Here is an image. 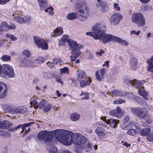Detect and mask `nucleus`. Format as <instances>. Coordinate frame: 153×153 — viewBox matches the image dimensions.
Instances as JSON below:
<instances>
[{
  "label": "nucleus",
  "instance_id": "f257e3e1",
  "mask_svg": "<svg viewBox=\"0 0 153 153\" xmlns=\"http://www.w3.org/2000/svg\"><path fill=\"white\" fill-rule=\"evenodd\" d=\"M57 140L62 144L69 146L72 143V132L63 129H57L53 131Z\"/></svg>",
  "mask_w": 153,
  "mask_h": 153
},
{
  "label": "nucleus",
  "instance_id": "f03ea898",
  "mask_svg": "<svg viewBox=\"0 0 153 153\" xmlns=\"http://www.w3.org/2000/svg\"><path fill=\"white\" fill-rule=\"evenodd\" d=\"M106 30V26L104 24L101 22H98L93 27V32H87L86 34L91 36L95 39H98L101 36L105 33Z\"/></svg>",
  "mask_w": 153,
  "mask_h": 153
},
{
  "label": "nucleus",
  "instance_id": "7ed1b4c3",
  "mask_svg": "<svg viewBox=\"0 0 153 153\" xmlns=\"http://www.w3.org/2000/svg\"><path fill=\"white\" fill-rule=\"evenodd\" d=\"M53 135L52 132L44 131H40L37 134V138L38 140H43L47 144L51 143Z\"/></svg>",
  "mask_w": 153,
  "mask_h": 153
},
{
  "label": "nucleus",
  "instance_id": "20e7f679",
  "mask_svg": "<svg viewBox=\"0 0 153 153\" xmlns=\"http://www.w3.org/2000/svg\"><path fill=\"white\" fill-rule=\"evenodd\" d=\"M0 76L3 77H5L7 76L11 78L14 77L15 74L12 66L8 64L2 65Z\"/></svg>",
  "mask_w": 153,
  "mask_h": 153
},
{
  "label": "nucleus",
  "instance_id": "39448f33",
  "mask_svg": "<svg viewBox=\"0 0 153 153\" xmlns=\"http://www.w3.org/2000/svg\"><path fill=\"white\" fill-rule=\"evenodd\" d=\"M72 135V143L76 145H84L87 142V139L81 134H75Z\"/></svg>",
  "mask_w": 153,
  "mask_h": 153
},
{
  "label": "nucleus",
  "instance_id": "423d86ee",
  "mask_svg": "<svg viewBox=\"0 0 153 153\" xmlns=\"http://www.w3.org/2000/svg\"><path fill=\"white\" fill-rule=\"evenodd\" d=\"M145 82V80L140 81L134 79V86H135L136 88L139 89L138 90L139 94L146 98L147 95V92L144 90V87L142 86V85L144 84Z\"/></svg>",
  "mask_w": 153,
  "mask_h": 153
},
{
  "label": "nucleus",
  "instance_id": "0eeeda50",
  "mask_svg": "<svg viewBox=\"0 0 153 153\" xmlns=\"http://www.w3.org/2000/svg\"><path fill=\"white\" fill-rule=\"evenodd\" d=\"M123 18L122 15L118 13H116L113 14L111 16L109 22L111 25H117L120 22Z\"/></svg>",
  "mask_w": 153,
  "mask_h": 153
},
{
  "label": "nucleus",
  "instance_id": "6e6552de",
  "mask_svg": "<svg viewBox=\"0 0 153 153\" xmlns=\"http://www.w3.org/2000/svg\"><path fill=\"white\" fill-rule=\"evenodd\" d=\"M33 38L34 42L38 48L44 50L48 49L47 43L44 40L37 36H35Z\"/></svg>",
  "mask_w": 153,
  "mask_h": 153
},
{
  "label": "nucleus",
  "instance_id": "1a4fd4ad",
  "mask_svg": "<svg viewBox=\"0 0 153 153\" xmlns=\"http://www.w3.org/2000/svg\"><path fill=\"white\" fill-rule=\"evenodd\" d=\"M115 36L105 33L101 36L98 39L102 43L105 44L111 41H114Z\"/></svg>",
  "mask_w": 153,
  "mask_h": 153
},
{
  "label": "nucleus",
  "instance_id": "9d476101",
  "mask_svg": "<svg viewBox=\"0 0 153 153\" xmlns=\"http://www.w3.org/2000/svg\"><path fill=\"white\" fill-rule=\"evenodd\" d=\"M134 22L139 26H142L145 25V19L142 14L137 13L134 16Z\"/></svg>",
  "mask_w": 153,
  "mask_h": 153
},
{
  "label": "nucleus",
  "instance_id": "9b49d317",
  "mask_svg": "<svg viewBox=\"0 0 153 153\" xmlns=\"http://www.w3.org/2000/svg\"><path fill=\"white\" fill-rule=\"evenodd\" d=\"M89 10L85 5H82L79 11L77 12V14L82 17L86 18L89 14Z\"/></svg>",
  "mask_w": 153,
  "mask_h": 153
},
{
  "label": "nucleus",
  "instance_id": "f8f14e48",
  "mask_svg": "<svg viewBox=\"0 0 153 153\" xmlns=\"http://www.w3.org/2000/svg\"><path fill=\"white\" fill-rule=\"evenodd\" d=\"M7 89L6 85L0 82V98H3L6 97L7 94Z\"/></svg>",
  "mask_w": 153,
  "mask_h": 153
},
{
  "label": "nucleus",
  "instance_id": "ddd939ff",
  "mask_svg": "<svg viewBox=\"0 0 153 153\" xmlns=\"http://www.w3.org/2000/svg\"><path fill=\"white\" fill-rule=\"evenodd\" d=\"M95 132L97 135L98 137L100 139L104 138L106 134L105 129L100 127H98L96 129Z\"/></svg>",
  "mask_w": 153,
  "mask_h": 153
},
{
  "label": "nucleus",
  "instance_id": "4468645a",
  "mask_svg": "<svg viewBox=\"0 0 153 153\" xmlns=\"http://www.w3.org/2000/svg\"><path fill=\"white\" fill-rule=\"evenodd\" d=\"M109 114L113 116H115L118 118H120L123 115V113L119 107H117L116 109H114L109 112Z\"/></svg>",
  "mask_w": 153,
  "mask_h": 153
},
{
  "label": "nucleus",
  "instance_id": "2eb2a0df",
  "mask_svg": "<svg viewBox=\"0 0 153 153\" xmlns=\"http://www.w3.org/2000/svg\"><path fill=\"white\" fill-rule=\"evenodd\" d=\"M68 44L70 49L72 50L81 49L83 47V45L77 44L76 42L72 39L69 41Z\"/></svg>",
  "mask_w": 153,
  "mask_h": 153
},
{
  "label": "nucleus",
  "instance_id": "dca6fc26",
  "mask_svg": "<svg viewBox=\"0 0 153 153\" xmlns=\"http://www.w3.org/2000/svg\"><path fill=\"white\" fill-rule=\"evenodd\" d=\"M12 126L13 124L7 120H3L0 122V128L2 129H9V130Z\"/></svg>",
  "mask_w": 153,
  "mask_h": 153
},
{
  "label": "nucleus",
  "instance_id": "f3484780",
  "mask_svg": "<svg viewBox=\"0 0 153 153\" xmlns=\"http://www.w3.org/2000/svg\"><path fill=\"white\" fill-rule=\"evenodd\" d=\"M79 49H75L72 50L71 51V55L70 56L71 61L73 62L75 60L76 58L79 56L81 53Z\"/></svg>",
  "mask_w": 153,
  "mask_h": 153
},
{
  "label": "nucleus",
  "instance_id": "a211bd4d",
  "mask_svg": "<svg viewBox=\"0 0 153 153\" xmlns=\"http://www.w3.org/2000/svg\"><path fill=\"white\" fill-rule=\"evenodd\" d=\"M97 7L101 6L102 9L101 10L104 13L107 11L108 10V7L107 6V3L105 2H102L101 0H97Z\"/></svg>",
  "mask_w": 153,
  "mask_h": 153
},
{
  "label": "nucleus",
  "instance_id": "6ab92c4d",
  "mask_svg": "<svg viewBox=\"0 0 153 153\" xmlns=\"http://www.w3.org/2000/svg\"><path fill=\"white\" fill-rule=\"evenodd\" d=\"M34 123H35L34 122H32L24 124H20L18 125L16 127L12 128L11 129H10L9 131H14L20 128H25L26 127L29 126Z\"/></svg>",
  "mask_w": 153,
  "mask_h": 153
},
{
  "label": "nucleus",
  "instance_id": "aec40b11",
  "mask_svg": "<svg viewBox=\"0 0 153 153\" xmlns=\"http://www.w3.org/2000/svg\"><path fill=\"white\" fill-rule=\"evenodd\" d=\"M34 63L33 61L30 59H28L27 58H25L24 59H22L20 65H23L24 66L27 67H32V63Z\"/></svg>",
  "mask_w": 153,
  "mask_h": 153
},
{
  "label": "nucleus",
  "instance_id": "412c9836",
  "mask_svg": "<svg viewBox=\"0 0 153 153\" xmlns=\"http://www.w3.org/2000/svg\"><path fill=\"white\" fill-rule=\"evenodd\" d=\"M120 123L119 120H116L114 119L111 118L108 119L106 122L108 124H109L113 128H115L117 125Z\"/></svg>",
  "mask_w": 153,
  "mask_h": 153
},
{
  "label": "nucleus",
  "instance_id": "4be33fe9",
  "mask_svg": "<svg viewBox=\"0 0 153 153\" xmlns=\"http://www.w3.org/2000/svg\"><path fill=\"white\" fill-rule=\"evenodd\" d=\"M134 111V114L140 118L143 119L146 115V113L145 112H143L142 109L138 108H135Z\"/></svg>",
  "mask_w": 153,
  "mask_h": 153
},
{
  "label": "nucleus",
  "instance_id": "5701e85b",
  "mask_svg": "<svg viewBox=\"0 0 153 153\" xmlns=\"http://www.w3.org/2000/svg\"><path fill=\"white\" fill-rule=\"evenodd\" d=\"M39 6L40 7V10H43L47 7L48 5L46 0H37Z\"/></svg>",
  "mask_w": 153,
  "mask_h": 153
},
{
  "label": "nucleus",
  "instance_id": "b1692460",
  "mask_svg": "<svg viewBox=\"0 0 153 153\" xmlns=\"http://www.w3.org/2000/svg\"><path fill=\"white\" fill-rule=\"evenodd\" d=\"M26 108L23 107H19L14 108V114H23L27 111Z\"/></svg>",
  "mask_w": 153,
  "mask_h": 153
},
{
  "label": "nucleus",
  "instance_id": "393cba45",
  "mask_svg": "<svg viewBox=\"0 0 153 153\" xmlns=\"http://www.w3.org/2000/svg\"><path fill=\"white\" fill-rule=\"evenodd\" d=\"M77 80L81 81L85 79L86 76L85 72L83 71H77Z\"/></svg>",
  "mask_w": 153,
  "mask_h": 153
},
{
  "label": "nucleus",
  "instance_id": "a878e982",
  "mask_svg": "<svg viewBox=\"0 0 153 153\" xmlns=\"http://www.w3.org/2000/svg\"><path fill=\"white\" fill-rule=\"evenodd\" d=\"M50 144V143H49ZM47 149L50 153H57L58 150L57 148L53 145H48L47 144Z\"/></svg>",
  "mask_w": 153,
  "mask_h": 153
},
{
  "label": "nucleus",
  "instance_id": "bb28decb",
  "mask_svg": "<svg viewBox=\"0 0 153 153\" xmlns=\"http://www.w3.org/2000/svg\"><path fill=\"white\" fill-rule=\"evenodd\" d=\"M151 131V129L149 128H144L141 130L140 132V135L142 136H146L149 135Z\"/></svg>",
  "mask_w": 153,
  "mask_h": 153
},
{
  "label": "nucleus",
  "instance_id": "cd10ccee",
  "mask_svg": "<svg viewBox=\"0 0 153 153\" xmlns=\"http://www.w3.org/2000/svg\"><path fill=\"white\" fill-rule=\"evenodd\" d=\"M91 82V79L88 77H87L84 80H83L80 82V86L82 88L85 87L87 85H89Z\"/></svg>",
  "mask_w": 153,
  "mask_h": 153
},
{
  "label": "nucleus",
  "instance_id": "c85d7f7f",
  "mask_svg": "<svg viewBox=\"0 0 153 153\" xmlns=\"http://www.w3.org/2000/svg\"><path fill=\"white\" fill-rule=\"evenodd\" d=\"M71 40V39H69V36H68L64 35L59 41V45H63L64 44L65 42H66L68 43L69 41Z\"/></svg>",
  "mask_w": 153,
  "mask_h": 153
},
{
  "label": "nucleus",
  "instance_id": "c756f323",
  "mask_svg": "<svg viewBox=\"0 0 153 153\" xmlns=\"http://www.w3.org/2000/svg\"><path fill=\"white\" fill-rule=\"evenodd\" d=\"M8 31V24L5 21L1 22L0 25V31L5 32Z\"/></svg>",
  "mask_w": 153,
  "mask_h": 153
},
{
  "label": "nucleus",
  "instance_id": "7c9ffc66",
  "mask_svg": "<svg viewBox=\"0 0 153 153\" xmlns=\"http://www.w3.org/2000/svg\"><path fill=\"white\" fill-rule=\"evenodd\" d=\"M112 93L115 96H124L126 95V93L124 91H118L117 90H114L112 91Z\"/></svg>",
  "mask_w": 153,
  "mask_h": 153
},
{
  "label": "nucleus",
  "instance_id": "2f4dec72",
  "mask_svg": "<svg viewBox=\"0 0 153 153\" xmlns=\"http://www.w3.org/2000/svg\"><path fill=\"white\" fill-rule=\"evenodd\" d=\"M147 63L149 65L148 70L152 72H153V56L149 59L147 60Z\"/></svg>",
  "mask_w": 153,
  "mask_h": 153
},
{
  "label": "nucleus",
  "instance_id": "473e14b6",
  "mask_svg": "<svg viewBox=\"0 0 153 153\" xmlns=\"http://www.w3.org/2000/svg\"><path fill=\"white\" fill-rule=\"evenodd\" d=\"M63 29L60 27L56 28L53 31V34L52 35L54 36H57L62 34L63 33Z\"/></svg>",
  "mask_w": 153,
  "mask_h": 153
},
{
  "label": "nucleus",
  "instance_id": "72a5a7b5",
  "mask_svg": "<svg viewBox=\"0 0 153 153\" xmlns=\"http://www.w3.org/2000/svg\"><path fill=\"white\" fill-rule=\"evenodd\" d=\"M114 42H118L126 46L128 45V43L126 41L123 40L120 38H119L117 36L115 37Z\"/></svg>",
  "mask_w": 153,
  "mask_h": 153
},
{
  "label": "nucleus",
  "instance_id": "f704fd0d",
  "mask_svg": "<svg viewBox=\"0 0 153 153\" xmlns=\"http://www.w3.org/2000/svg\"><path fill=\"white\" fill-rule=\"evenodd\" d=\"M22 16H21V14H19L18 15L17 14H16V16H15V17H13L15 21L18 23L20 24H22L24 22L23 20V18Z\"/></svg>",
  "mask_w": 153,
  "mask_h": 153
},
{
  "label": "nucleus",
  "instance_id": "c9c22d12",
  "mask_svg": "<svg viewBox=\"0 0 153 153\" xmlns=\"http://www.w3.org/2000/svg\"><path fill=\"white\" fill-rule=\"evenodd\" d=\"M80 116L79 114L77 113H74L72 114L70 116L71 120L73 121H76L79 119Z\"/></svg>",
  "mask_w": 153,
  "mask_h": 153
},
{
  "label": "nucleus",
  "instance_id": "e433bc0d",
  "mask_svg": "<svg viewBox=\"0 0 153 153\" xmlns=\"http://www.w3.org/2000/svg\"><path fill=\"white\" fill-rule=\"evenodd\" d=\"M134 126V123H131L130 124H129L128 126L126 125L125 123H123L121 125V128L123 130H126L128 129V127L132 128Z\"/></svg>",
  "mask_w": 153,
  "mask_h": 153
},
{
  "label": "nucleus",
  "instance_id": "4c0bfd02",
  "mask_svg": "<svg viewBox=\"0 0 153 153\" xmlns=\"http://www.w3.org/2000/svg\"><path fill=\"white\" fill-rule=\"evenodd\" d=\"M4 111L5 112L10 113L11 114H14V108L9 106H7L4 108Z\"/></svg>",
  "mask_w": 153,
  "mask_h": 153
},
{
  "label": "nucleus",
  "instance_id": "58836bf2",
  "mask_svg": "<svg viewBox=\"0 0 153 153\" xmlns=\"http://www.w3.org/2000/svg\"><path fill=\"white\" fill-rule=\"evenodd\" d=\"M77 16V14L74 13H69L67 16V18L69 20H72L75 19Z\"/></svg>",
  "mask_w": 153,
  "mask_h": 153
},
{
  "label": "nucleus",
  "instance_id": "ea45409f",
  "mask_svg": "<svg viewBox=\"0 0 153 153\" xmlns=\"http://www.w3.org/2000/svg\"><path fill=\"white\" fill-rule=\"evenodd\" d=\"M51 108V104H45L43 108V110L45 112L49 111Z\"/></svg>",
  "mask_w": 153,
  "mask_h": 153
},
{
  "label": "nucleus",
  "instance_id": "a19ab883",
  "mask_svg": "<svg viewBox=\"0 0 153 153\" xmlns=\"http://www.w3.org/2000/svg\"><path fill=\"white\" fill-rule=\"evenodd\" d=\"M84 149V147L82 146H78L75 148L74 150L76 153H82Z\"/></svg>",
  "mask_w": 153,
  "mask_h": 153
},
{
  "label": "nucleus",
  "instance_id": "79ce46f5",
  "mask_svg": "<svg viewBox=\"0 0 153 153\" xmlns=\"http://www.w3.org/2000/svg\"><path fill=\"white\" fill-rule=\"evenodd\" d=\"M147 140L149 142H153V131L150 133L146 137Z\"/></svg>",
  "mask_w": 153,
  "mask_h": 153
},
{
  "label": "nucleus",
  "instance_id": "37998d69",
  "mask_svg": "<svg viewBox=\"0 0 153 153\" xmlns=\"http://www.w3.org/2000/svg\"><path fill=\"white\" fill-rule=\"evenodd\" d=\"M96 78L97 80L100 81L103 79L104 77L100 75L99 71L97 70L96 73Z\"/></svg>",
  "mask_w": 153,
  "mask_h": 153
},
{
  "label": "nucleus",
  "instance_id": "c03bdc74",
  "mask_svg": "<svg viewBox=\"0 0 153 153\" xmlns=\"http://www.w3.org/2000/svg\"><path fill=\"white\" fill-rule=\"evenodd\" d=\"M6 37L10 39L12 41H15L17 39V38L12 34H7L6 35Z\"/></svg>",
  "mask_w": 153,
  "mask_h": 153
},
{
  "label": "nucleus",
  "instance_id": "a18cd8bd",
  "mask_svg": "<svg viewBox=\"0 0 153 153\" xmlns=\"http://www.w3.org/2000/svg\"><path fill=\"white\" fill-rule=\"evenodd\" d=\"M89 94L88 92H82L81 94L80 95V96L83 95L85 97L82 98V100L84 99H88L89 98Z\"/></svg>",
  "mask_w": 153,
  "mask_h": 153
},
{
  "label": "nucleus",
  "instance_id": "49530a36",
  "mask_svg": "<svg viewBox=\"0 0 153 153\" xmlns=\"http://www.w3.org/2000/svg\"><path fill=\"white\" fill-rule=\"evenodd\" d=\"M22 54L25 56L27 58H29L31 56V53L30 51L27 50H24L22 52Z\"/></svg>",
  "mask_w": 153,
  "mask_h": 153
},
{
  "label": "nucleus",
  "instance_id": "de8ad7c7",
  "mask_svg": "<svg viewBox=\"0 0 153 153\" xmlns=\"http://www.w3.org/2000/svg\"><path fill=\"white\" fill-rule=\"evenodd\" d=\"M1 59L3 61H8L10 60V56L9 55H5L2 56Z\"/></svg>",
  "mask_w": 153,
  "mask_h": 153
},
{
  "label": "nucleus",
  "instance_id": "09e8293b",
  "mask_svg": "<svg viewBox=\"0 0 153 153\" xmlns=\"http://www.w3.org/2000/svg\"><path fill=\"white\" fill-rule=\"evenodd\" d=\"M125 82L128 85L133 86L134 82L133 80H131L129 79H127L125 80Z\"/></svg>",
  "mask_w": 153,
  "mask_h": 153
},
{
  "label": "nucleus",
  "instance_id": "8fccbe9b",
  "mask_svg": "<svg viewBox=\"0 0 153 153\" xmlns=\"http://www.w3.org/2000/svg\"><path fill=\"white\" fill-rule=\"evenodd\" d=\"M46 101L45 100H43L41 101L40 102L38 105V108H43L45 105L46 104Z\"/></svg>",
  "mask_w": 153,
  "mask_h": 153
},
{
  "label": "nucleus",
  "instance_id": "3c124183",
  "mask_svg": "<svg viewBox=\"0 0 153 153\" xmlns=\"http://www.w3.org/2000/svg\"><path fill=\"white\" fill-rule=\"evenodd\" d=\"M16 28V25L13 23L8 24V31L9 30H13Z\"/></svg>",
  "mask_w": 153,
  "mask_h": 153
},
{
  "label": "nucleus",
  "instance_id": "603ef678",
  "mask_svg": "<svg viewBox=\"0 0 153 153\" xmlns=\"http://www.w3.org/2000/svg\"><path fill=\"white\" fill-rule=\"evenodd\" d=\"M60 72L62 73H66L67 74L68 73V69L67 67H64L63 68H61L60 69Z\"/></svg>",
  "mask_w": 153,
  "mask_h": 153
},
{
  "label": "nucleus",
  "instance_id": "864d4df0",
  "mask_svg": "<svg viewBox=\"0 0 153 153\" xmlns=\"http://www.w3.org/2000/svg\"><path fill=\"white\" fill-rule=\"evenodd\" d=\"M44 62V59L42 57H39L38 59L35 60L34 62H37L38 63H42Z\"/></svg>",
  "mask_w": 153,
  "mask_h": 153
},
{
  "label": "nucleus",
  "instance_id": "5fc2aeb1",
  "mask_svg": "<svg viewBox=\"0 0 153 153\" xmlns=\"http://www.w3.org/2000/svg\"><path fill=\"white\" fill-rule=\"evenodd\" d=\"M125 102V101L123 99H120L114 101L113 103L115 104H121Z\"/></svg>",
  "mask_w": 153,
  "mask_h": 153
},
{
  "label": "nucleus",
  "instance_id": "6e6d98bb",
  "mask_svg": "<svg viewBox=\"0 0 153 153\" xmlns=\"http://www.w3.org/2000/svg\"><path fill=\"white\" fill-rule=\"evenodd\" d=\"M114 8L115 10L117 11H119L120 10L119 5L116 3H114Z\"/></svg>",
  "mask_w": 153,
  "mask_h": 153
},
{
  "label": "nucleus",
  "instance_id": "4d7b16f0",
  "mask_svg": "<svg viewBox=\"0 0 153 153\" xmlns=\"http://www.w3.org/2000/svg\"><path fill=\"white\" fill-rule=\"evenodd\" d=\"M44 77L46 79H49L51 77L50 73L49 72H45L44 74Z\"/></svg>",
  "mask_w": 153,
  "mask_h": 153
},
{
  "label": "nucleus",
  "instance_id": "13d9d810",
  "mask_svg": "<svg viewBox=\"0 0 153 153\" xmlns=\"http://www.w3.org/2000/svg\"><path fill=\"white\" fill-rule=\"evenodd\" d=\"M31 103L32 104L34 108H38V104L37 101L36 100H33L31 102Z\"/></svg>",
  "mask_w": 153,
  "mask_h": 153
},
{
  "label": "nucleus",
  "instance_id": "bf43d9fd",
  "mask_svg": "<svg viewBox=\"0 0 153 153\" xmlns=\"http://www.w3.org/2000/svg\"><path fill=\"white\" fill-rule=\"evenodd\" d=\"M31 18L30 16H26L23 18L24 22H28L30 20Z\"/></svg>",
  "mask_w": 153,
  "mask_h": 153
},
{
  "label": "nucleus",
  "instance_id": "052dcab7",
  "mask_svg": "<svg viewBox=\"0 0 153 153\" xmlns=\"http://www.w3.org/2000/svg\"><path fill=\"white\" fill-rule=\"evenodd\" d=\"M99 72L100 74L101 75L104 77V74L106 73V69L104 68H102L100 70Z\"/></svg>",
  "mask_w": 153,
  "mask_h": 153
},
{
  "label": "nucleus",
  "instance_id": "680f3d73",
  "mask_svg": "<svg viewBox=\"0 0 153 153\" xmlns=\"http://www.w3.org/2000/svg\"><path fill=\"white\" fill-rule=\"evenodd\" d=\"M127 134L133 136L134 133V129L133 128L129 129L127 132Z\"/></svg>",
  "mask_w": 153,
  "mask_h": 153
},
{
  "label": "nucleus",
  "instance_id": "e2e57ef3",
  "mask_svg": "<svg viewBox=\"0 0 153 153\" xmlns=\"http://www.w3.org/2000/svg\"><path fill=\"white\" fill-rule=\"evenodd\" d=\"M48 64H49L48 66L50 68L53 67L55 65V63L53 62H48L46 63V65H48Z\"/></svg>",
  "mask_w": 153,
  "mask_h": 153
},
{
  "label": "nucleus",
  "instance_id": "0e129e2a",
  "mask_svg": "<svg viewBox=\"0 0 153 153\" xmlns=\"http://www.w3.org/2000/svg\"><path fill=\"white\" fill-rule=\"evenodd\" d=\"M61 61L60 59L58 58H55L53 60V62L54 63H56V64L60 62Z\"/></svg>",
  "mask_w": 153,
  "mask_h": 153
},
{
  "label": "nucleus",
  "instance_id": "69168bd1",
  "mask_svg": "<svg viewBox=\"0 0 153 153\" xmlns=\"http://www.w3.org/2000/svg\"><path fill=\"white\" fill-rule=\"evenodd\" d=\"M105 52L102 50H101L99 52H97L96 54L97 55H99L100 56H101L103 53H104Z\"/></svg>",
  "mask_w": 153,
  "mask_h": 153
},
{
  "label": "nucleus",
  "instance_id": "338daca9",
  "mask_svg": "<svg viewBox=\"0 0 153 153\" xmlns=\"http://www.w3.org/2000/svg\"><path fill=\"white\" fill-rule=\"evenodd\" d=\"M45 11V12H49V10H53V8L52 7H47V8H46L44 9Z\"/></svg>",
  "mask_w": 153,
  "mask_h": 153
},
{
  "label": "nucleus",
  "instance_id": "774afa93",
  "mask_svg": "<svg viewBox=\"0 0 153 153\" xmlns=\"http://www.w3.org/2000/svg\"><path fill=\"white\" fill-rule=\"evenodd\" d=\"M122 143L123 146H126L127 147H130L131 146L130 144L126 142H124L123 140L122 141Z\"/></svg>",
  "mask_w": 153,
  "mask_h": 153
}]
</instances>
